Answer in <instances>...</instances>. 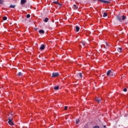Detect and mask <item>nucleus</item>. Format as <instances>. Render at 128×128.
Wrapping results in <instances>:
<instances>
[{
  "instance_id": "2eb2a0df",
  "label": "nucleus",
  "mask_w": 128,
  "mask_h": 128,
  "mask_svg": "<svg viewBox=\"0 0 128 128\" xmlns=\"http://www.w3.org/2000/svg\"><path fill=\"white\" fill-rule=\"evenodd\" d=\"M126 16H122V20H126Z\"/></svg>"
},
{
  "instance_id": "bb28decb",
  "label": "nucleus",
  "mask_w": 128,
  "mask_h": 128,
  "mask_svg": "<svg viewBox=\"0 0 128 128\" xmlns=\"http://www.w3.org/2000/svg\"><path fill=\"white\" fill-rule=\"evenodd\" d=\"M106 46H110V44H108V42H106Z\"/></svg>"
},
{
  "instance_id": "dca6fc26",
  "label": "nucleus",
  "mask_w": 128,
  "mask_h": 128,
  "mask_svg": "<svg viewBox=\"0 0 128 128\" xmlns=\"http://www.w3.org/2000/svg\"><path fill=\"white\" fill-rule=\"evenodd\" d=\"M122 49L121 48H118V52H122Z\"/></svg>"
},
{
  "instance_id": "39448f33",
  "label": "nucleus",
  "mask_w": 128,
  "mask_h": 128,
  "mask_svg": "<svg viewBox=\"0 0 128 128\" xmlns=\"http://www.w3.org/2000/svg\"><path fill=\"white\" fill-rule=\"evenodd\" d=\"M112 70H108L106 73V76H110V74H112Z\"/></svg>"
},
{
  "instance_id": "0eeeda50",
  "label": "nucleus",
  "mask_w": 128,
  "mask_h": 128,
  "mask_svg": "<svg viewBox=\"0 0 128 128\" xmlns=\"http://www.w3.org/2000/svg\"><path fill=\"white\" fill-rule=\"evenodd\" d=\"M116 18H118V20H119L120 22H122V17L120 16H116Z\"/></svg>"
},
{
  "instance_id": "a211bd4d",
  "label": "nucleus",
  "mask_w": 128,
  "mask_h": 128,
  "mask_svg": "<svg viewBox=\"0 0 128 128\" xmlns=\"http://www.w3.org/2000/svg\"><path fill=\"white\" fill-rule=\"evenodd\" d=\"M8 20V18L6 16L3 17V20Z\"/></svg>"
},
{
  "instance_id": "f3484780",
  "label": "nucleus",
  "mask_w": 128,
  "mask_h": 128,
  "mask_svg": "<svg viewBox=\"0 0 128 128\" xmlns=\"http://www.w3.org/2000/svg\"><path fill=\"white\" fill-rule=\"evenodd\" d=\"M111 76H114V73L113 72V71H112V72H111V74H110Z\"/></svg>"
},
{
  "instance_id": "7ed1b4c3",
  "label": "nucleus",
  "mask_w": 128,
  "mask_h": 128,
  "mask_svg": "<svg viewBox=\"0 0 128 128\" xmlns=\"http://www.w3.org/2000/svg\"><path fill=\"white\" fill-rule=\"evenodd\" d=\"M8 122L10 126H14V122H12V119L8 118Z\"/></svg>"
},
{
  "instance_id": "4be33fe9",
  "label": "nucleus",
  "mask_w": 128,
  "mask_h": 128,
  "mask_svg": "<svg viewBox=\"0 0 128 128\" xmlns=\"http://www.w3.org/2000/svg\"><path fill=\"white\" fill-rule=\"evenodd\" d=\"M26 18H30V14H28L26 15Z\"/></svg>"
},
{
  "instance_id": "2f4dec72",
  "label": "nucleus",
  "mask_w": 128,
  "mask_h": 128,
  "mask_svg": "<svg viewBox=\"0 0 128 128\" xmlns=\"http://www.w3.org/2000/svg\"><path fill=\"white\" fill-rule=\"evenodd\" d=\"M104 128H106V126H104Z\"/></svg>"
},
{
  "instance_id": "c85d7f7f",
  "label": "nucleus",
  "mask_w": 128,
  "mask_h": 128,
  "mask_svg": "<svg viewBox=\"0 0 128 128\" xmlns=\"http://www.w3.org/2000/svg\"><path fill=\"white\" fill-rule=\"evenodd\" d=\"M64 110H68V106H66L65 107H64Z\"/></svg>"
},
{
  "instance_id": "4468645a",
  "label": "nucleus",
  "mask_w": 128,
  "mask_h": 128,
  "mask_svg": "<svg viewBox=\"0 0 128 128\" xmlns=\"http://www.w3.org/2000/svg\"><path fill=\"white\" fill-rule=\"evenodd\" d=\"M39 32L40 34H44V30H41L39 31Z\"/></svg>"
},
{
  "instance_id": "412c9836",
  "label": "nucleus",
  "mask_w": 128,
  "mask_h": 128,
  "mask_svg": "<svg viewBox=\"0 0 128 128\" xmlns=\"http://www.w3.org/2000/svg\"><path fill=\"white\" fill-rule=\"evenodd\" d=\"M78 122H80V120L78 119L77 120H76V124H78Z\"/></svg>"
},
{
  "instance_id": "5701e85b",
  "label": "nucleus",
  "mask_w": 128,
  "mask_h": 128,
  "mask_svg": "<svg viewBox=\"0 0 128 128\" xmlns=\"http://www.w3.org/2000/svg\"><path fill=\"white\" fill-rule=\"evenodd\" d=\"M58 86H55L54 87V90H58Z\"/></svg>"
},
{
  "instance_id": "9d476101",
  "label": "nucleus",
  "mask_w": 128,
  "mask_h": 128,
  "mask_svg": "<svg viewBox=\"0 0 128 128\" xmlns=\"http://www.w3.org/2000/svg\"><path fill=\"white\" fill-rule=\"evenodd\" d=\"M76 30V32H79V31H80V27L76 26V30Z\"/></svg>"
},
{
  "instance_id": "b1692460",
  "label": "nucleus",
  "mask_w": 128,
  "mask_h": 128,
  "mask_svg": "<svg viewBox=\"0 0 128 128\" xmlns=\"http://www.w3.org/2000/svg\"><path fill=\"white\" fill-rule=\"evenodd\" d=\"M4 4V0H0V4Z\"/></svg>"
},
{
  "instance_id": "f257e3e1",
  "label": "nucleus",
  "mask_w": 128,
  "mask_h": 128,
  "mask_svg": "<svg viewBox=\"0 0 128 128\" xmlns=\"http://www.w3.org/2000/svg\"><path fill=\"white\" fill-rule=\"evenodd\" d=\"M100 0V2H104V4H110V1H106L104 0Z\"/></svg>"
},
{
  "instance_id": "6e6552de",
  "label": "nucleus",
  "mask_w": 128,
  "mask_h": 128,
  "mask_svg": "<svg viewBox=\"0 0 128 128\" xmlns=\"http://www.w3.org/2000/svg\"><path fill=\"white\" fill-rule=\"evenodd\" d=\"M73 8H74V10H78V7L76 6V5L74 4V5L73 6Z\"/></svg>"
},
{
  "instance_id": "f8f14e48",
  "label": "nucleus",
  "mask_w": 128,
  "mask_h": 128,
  "mask_svg": "<svg viewBox=\"0 0 128 128\" xmlns=\"http://www.w3.org/2000/svg\"><path fill=\"white\" fill-rule=\"evenodd\" d=\"M18 76H22V73L21 72H20L18 73Z\"/></svg>"
},
{
  "instance_id": "f03ea898",
  "label": "nucleus",
  "mask_w": 128,
  "mask_h": 128,
  "mask_svg": "<svg viewBox=\"0 0 128 128\" xmlns=\"http://www.w3.org/2000/svg\"><path fill=\"white\" fill-rule=\"evenodd\" d=\"M56 76H58V72L52 73V78H56Z\"/></svg>"
},
{
  "instance_id": "c756f323",
  "label": "nucleus",
  "mask_w": 128,
  "mask_h": 128,
  "mask_svg": "<svg viewBox=\"0 0 128 128\" xmlns=\"http://www.w3.org/2000/svg\"><path fill=\"white\" fill-rule=\"evenodd\" d=\"M127 90H126V88H124V92H126Z\"/></svg>"
},
{
  "instance_id": "9b49d317",
  "label": "nucleus",
  "mask_w": 128,
  "mask_h": 128,
  "mask_svg": "<svg viewBox=\"0 0 128 128\" xmlns=\"http://www.w3.org/2000/svg\"><path fill=\"white\" fill-rule=\"evenodd\" d=\"M44 45H41L40 47V50H43L44 48Z\"/></svg>"
},
{
  "instance_id": "aec40b11",
  "label": "nucleus",
  "mask_w": 128,
  "mask_h": 128,
  "mask_svg": "<svg viewBox=\"0 0 128 128\" xmlns=\"http://www.w3.org/2000/svg\"><path fill=\"white\" fill-rule=\"evenodd\" d=\"M78 76L80 78H82V73H79Z\"/></svg>"
},
{
  "instance_id": "20e7f679",
  "label": "nucleus",
  "mask_w": 128,
  "mask_h": 128,
  "mask_svg": "<svg viewBox=\"0 0 128 128\" xmlns=\"http://www.w3.org/2000/svg\"><path fill=\"white\" fill-rule=\"evenodd\" d=\"M86 43L84 42H80V46H86Z\"/></svg>"
},
{
  "instance_id": "1a4fd4ad",
  "label": "nucleus",
  "mask_w": 128,
  "mask_h": 128,
  "mask_svg": "<svg viewBox=\"0 0 128 128\" xmlns=\"http://www.w3.org/2000/svg\"><path fill=\"white\" fill-rule=\"evenodd\" d=\"M26 2V0H21V4H24Z\"/></svg>"
},
{
  "instance_id": "423d86ee",
  "label": "nucleus",
  "mask_w": 128,
  "mask_h": 128,
  "mask_svg": "<svg viewBox=\"0 0 128 128\" xmlns=\"http://www.w3.org/2000/svg\"><path fill=\"white\" fill-rule=\"evenodd\" d=\"M96 100V102H98V104H100V98L96 97L95 99Z\"/></svg>"
},
{
  "instance_id": "6ab92c4d",
  "label": "nucleus",
  "mask_w": 128,
  "mask_h": 128,
  "mask_svg": "<svg viewBox=\"0 0 128 128\" xmlns=\"http://www.w3.org/2000/svg\"><path fill=\"white\" fill-rule=\"evenodd\" d=\"M103 16L104 18H106V16H108V14H106V13H104Z\"/></svg>"
},
{
  "instance_id": "7c9ffc66",
  "label": "nucleus",
  "mask_w": 128,
  "mask_h": 128,
  "mask_svg": "<svg viewBox=\"0 0 128 128\" xmlns=\"http://www.w3.org/2000/svg\"><path fill=\"white\" fill-rule=\"evenodd\" d=\"M54 4H58V2H54Z\"/></svg>"
},
{
  "instance_id": "a878e982",
  "label": "nucleus",
  "mask_w": 128,
  "mask_h": 128,
  "mask_svg": "<svg viewBox=\"0 0 128 128\" xmlns=\"http://www.w3.org/2000/svg\"><path fill=\"white\" fill-rule=\"evenodd\" d=\"M57 4L59 6V8L62 6V4H60V2H58Z\"/></svg>"
},
{
  "instance_id": "393cba45",
  "label": "nucleus",
  "mask_w": 128,
  "mask_h": 128,
  "mask_svg": "<svg viewBox=\"0 0 128 128\" xmlns=\"http://www.w3.org/2000/svg\"><path fill=\"white\" fill-rule=\"evenodd\" d=\"M15 7L14 6H12V5H10V8H14Z\"/></svg>"
},
{
  "instance_id": "ddd939ff",
  "label": "nucleus",
  "mask_w": 128,
  "mask_h": 128,
  "mask_svg": "<svg viewBox=\"0 0 128 128\" xmlns=\"http://www.w3.org/2000/svg\"><path fill=\"white\" fill-rule=\"evenodd\" d=\"M44 22H48V18H46L44 20Z\"/></svg>"
},
{
  "instance_id": "cd10ccee",
  "label": "nucleus",
  "mask_w": 128,
  "mask_h": 128,
  "mask_svg": "<svg viewBox=\"0 0 128 128\" xmlns=\"http://www.w3.org/2000/svg\"><path fill=\"white\" fill-rule=\"evenodd\" d=\"M93 128H100V126H94Z\"/></svg>"
}]
</instances>
